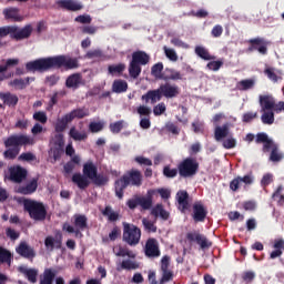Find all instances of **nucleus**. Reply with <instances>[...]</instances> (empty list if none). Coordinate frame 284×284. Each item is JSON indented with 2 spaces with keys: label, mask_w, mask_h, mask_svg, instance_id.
<instances>
[{
  "label": "nucleus",
  "mask_w": 284,
  "mask_h": 284,
  "mask_svg": "<svg viewBox=\"0 0 284 284\" xmlns=\"http://www.w3.org/2000/svg\"><path fill=\"white\" fill-rule=\"evenodd\" d=\"M224 150H234L236 148V139L234 138H227L226 140H223L222 142Z\"/></svg>",
  "instance_id": "e2e57ef3"
},
{
  "label": "nucleus",
  "mask_w": 284,
  "mask_h": 284,
  "mask_svg": "<svg viewBox=\"0 0 284 284\" xmlns=\"http://www.w3.org/2000/svg\"><path fill=\"white\" fill-rule=\"evenodd\" d=\"M61 68H64V70H77L79 68V60L69 55H54L26 63L27 72H48V70H61Z\"/></svg>",
  "instance_id": "f257e3e1"
},
{
  "label": "nucleus",
  "mask_w": 284,
  "mask_h": 284,
  "mask_svg": "<svg viewBox=\"0 0 284 284\" xmlns=\"http://www.w3.org/2000/svg\"><path fill=\"white\" fill-rule=\"evenodd\" d=\"M192 216L195 223H203L207 219V209H205L202 202H195L193 204Z\"/></svg>",
  "instance_id": "aec40b11"
},
{
  "label": "nucleus",
  "mask_w": 284,
  "mask_h": 284,
  "mask_svg": "<svg viewBox=\"0 0 284 284\" xmlns=\"http://www.w3.org/2000/svg\"><path fill=\"white\" fill-rule=\"evenodd\" d=\"M54 278H57V271L54 268H45L40 278V284H53Z\"/></svg>",
  "instance_id": "f704fd0d"
},
{
  "label": "nucleus",
  "mask_w": 284,
  "mask_h": 284,
  "mask_svg": "<svg viewBox=\"0 0 284 284\" xmlns=\"http://www.w3.org/2000/svg\"><path fill=\"white\" fill-rule=\"evenodd\" d=\"M123 176L129 185L133 187H141L143 185V174L136 169H131Z\"/></svg>",
  "instance_id": "dca6fc26"
},
{
  "label": "nucleus",
  "mask_w": 284,
  "mask_h": 284,
  "mask_svg": "<svg viewBox=\"0 0 284 284\" xmlns=\"http://www.w3.org/2000/svg\"><path fill=\"white\" fill-rule=\"evenodd\" d=\"M24 212H28L30 219L33 221H45L48 216V210L43 203L34 200H24L23 201Z\"/></svg>",
  "instance_id": "39448f33"
},
{
  "label": "nucleus",
  "mask_w": 284,
  "mask_h": 284,
  "mask_svg": "<svg viewBox=\"0 0 284 284\" xmlns=\"http://www.w3.org/2000/svg\"><path fill=\"white\" fill-rule=\"evenodd\" d=\"M115 256H128L129 258H136V254H134L128 246H119Z\"/></svg>",
  "instance_id": "603ef678"
},
{
  "label": "nucleus",
  "mask_w": 284,
  "mask_h": 284,
  "mask_svg": "<svg viewBox=\"0 0 284 284\" xmlns=\"http://www.w3.org/2000/svg\"><path fill=\"white\" fill-rule=\"evenodd\" d=\"M73 219L74 226L65 222L62 225L63 232H68L69 234H75V236H83L81 232H85V230H88V216L83 214H75Z\"/></svg>",
  "instance_id": "423d86ee"
},
{
  "label": "nucleus",
  "mask_w": 284,
  "mask_h": 284,
  "mask_svg": "<svg viewBox=\"0 0 284 284\" xmlns=\"http://www.w3.org/2000/svg\"><path fill=\"white\" fill-rule=\"evenodd\" d=\"M170 281H174V272L172 271H162V277L160 278L159 284L170 283Z\"/></svg>",
  "instance_id": "13d9d810"
},
{
  "label": "nucleus",
  "mask_w": 284,
  "mask_h": 284,
  "mask_svg": "<svg viewBox=\"0 0 284 284\" xmlns=\"http://www.w3.org/2000/svg\"><path fill=\"white\" fill-rule=\"evenodd\" d=\"M151 74L155 79H163V63L158 62L151 68Z\"/></svg>",
  "instance_id": "864d4df0"
},
{
  "label": "nucleus",
  "mask_w": 284,
  "mask_h": 284,
  "mask_svg": "<svg viewBox=\"0 0 284 284\" xmlns=\"http://www.w3.org/2000/svg\"><path fill=\"white\" fill-rule=\"evenodd\" d=\"M33 30L32 24H26L21 29L17 26L0 27V48H6L7 42L3 41V39H6L8 34L16 41H23V39H30V37H32Z\"/></svg>",
  "instance_id": "7ed1b4c3"
},
{
  "label": "nucleus",
  "mask_w": 284,
  "mask_h": 284,
  "mask_svg": "<svg viewBox=\"0 0 284 284\" xmlns=\"http://www.w3.org/2000/svg\"><path fill=\"white\" fill-rule=\"evenodd\" d=\"M260 105H262L263 110H273L275 114L284 112V101L276 103V100L272 95H260Z\"/></svg>",
  "instance_id": "9d476101"
},
{
  "label": "nucleus",
  "mask_w": 284,
  "mask_h": 284,
  "mask_svg": "<svg viewBox=\"0 0 284 284\" xmlns=\"http://www.w3.org/2000/svg\"><path fill=\"white\" fill-rule=\"evenodd\" d=\"M145 256L149 258H158V256H161V251L159 250V242H156V239H149L146 241Z\"/></svg>",
  "instance_id": "412c9836"
},
{
  "label": "nucleus",
  "mask_w": 284,
  "mask_h": 284,
  "mask_svg": "<svg viewBox=\"0 0 284 284\" xmlns=\"http://www.w3.org/2000/svg\"><path fill=\"white\" fill-rule=\"evenodd\" d=\"M264 74L272 81V83H278V81H283V71L267 67L264 69Z\"/></svg>",
  "instance_id": "bb28decb"
},
{
  "label": "nucleus",
  "mask_w": 284,
  "mask_h": 284,
  "mask_svg": "<svg viewBox=\"0 0 284 284\" xmlns=\"http://www.w3.org/2000/svg\"><path fill=\"white\" fill-rule=\"evenodd\" d=\"M254 84L255 82L253 79L241 80L237 83V89H240L241 91L252 90V88H254Z\"/></svg>",
  "instance_id": "5fc2aeb1"
},
{
  "label": "nucleus",
  "mask_w": 284,
  "mask_h": 284,
  "mask_svg": "<svg viewBox=\"0 0 284 284\" xmlns=\"http://www.w3.org/2000/svg\"><path fill=\"white\" fill-rule=\"evenodd\" d=\"M123 241L131 247L141 243V229L134 224L123 223Z\"/></svg>",
  "instance_id": "0eeeda50"
},
{
  "label": "nucleus",
  "mask_w": 284,
  "mask_h": 284,
  "mask_svg": "<svg viewBox=\"0 0 284 284\" xmlns=\"http://www.w3.org/2000/svg\"><path fill=\"white\" fill-rule=\"evenodd\" d=\"M274 251L271 252L270 258L274 261V258H281L283 256V250H284V240L277 239L273 243Z\"/></svg>",
  "instance_id": "c756f323"
},
{
  "label": "nucleus",
  "mask_w": 284,
  "mask_h": 284,
  "mask_svg": "<svg viewBox=\"0 0 284 284\" xmlns=\"http://www.w3.org/2000/svg\"><path fill=\"white\" fill-rule=\"evenodd\" d=\"M67 114L71 116V121H72L73 119H85V116H90V111L85 108H80V109H74Z\"/></svg>",
  "instance_id": "a19ab883"
},
{
  "label": "nucleus",
  "mask_w": 284,
  "mask_h": 284,
  "mask_svg": "<svg viewBox=\"0 0 284 284\" xmlns=\"http://www.w3.org/2000/svg\"><path fill=\"white\" fill-rule=\"evenodd\" d=\"M28 179V170L21 165L9 168V181L12 183H23Z\"/></svg>",
  "instance_id": "ddd939ff"
},
{
  "label": "nucleus",
  "mask_w": 284,
  "mask_h": 284,
  "mask_svg": "<svg viewBox=\"0 0 284 284\" xmlns=\"http://www.w3.org/2000/svg\"><path fill=\"white\" fill-rule=\"evenodd\" d=\"M176 201L179 203L180 212L185 213L190 210V193H187V191H179L176 193Z\"/></svg>",
  "instance_id": "b1692460"
},
{
  "label": "nucleus",
  "mask_w": 284,
  "mask_h": 284,
  "mask_svg": "<svg viewBox=\"0 0 284 284\" xmlns=\"http://www.w3.org/2000/svg\"><path fill=\"white\" fill-rule=\"evenodd\" d=\"M230 136V124H223L222 126H216L214 130V139L217 142L223 141Z\"/></svg>",
  "instance_id": "7c9ffc66"
},
{
  "label": "nucleus",
  "mask_w": 284,
  "mask_h": 284,
  "mask_svg": "<svg viewBox=\"0 0 284 284\" xmlns=\"http://www.w3.org/2000/svg\"><path fill=\"white\" fill-rule=\"evenodd\" d=\"M178 172L182 179H190L199 172V162L194 158H186L178 164Z\"/></svg>",
  "instance_id": "6e6552de"
},
{
  "label": "nucleus",
  "mask_w": 284,
  "mask_h": 284,
  "mask_svg": "<svg viewBox=\"0 0 284 284\" xmlns=\"http://www.w3.org/2000/svg\"><path fill=\"white\" fill-rule=\"evenodd\" d=\"M0 99L3 101L4 105H8L9 108H16L17 103H19V97L10 92L0 93Z\"/></svg>",
  "instance_id": "72a5a7b5"
},
{
  "label": "nucleus",
  "mask_w": 284,
  "mask_h": 284,
  "mask_svg": "<svg viewBox=\"0 0 284 284\" xmlns=\"http://www.w3.org/2000/svg\"><path fill=\"white\" fill-rule=\"evenodd\" d=\"M148 196H138L130 199L126 201V205L129 210H136V207H142V210H150L152 207V194H154V191H149Z\"/></svg>",
  "instance_id": "1a4fd4ad"
},
{
  "label": "nucleus",
  "mask_w": 284,
  "mask_h": 284,
  "mask_svg": "<svg viewBox=\"0 0 284 284\" xmlns=\"http://www.w3.org/2000/svg\"><path fill=\"white\" fill-rule=\"evenodd\" d=\"M82 172L87 179H90L92 181V179H94V176H97V173L99 172V170L97 169V165H94V163L88 162V163L83 164Z\"/></svg>",
  "instance_id": "c9c22d12"
},
{
  "label": "nucleus",
  "mask_w": 284,
  "mask_h": 284,
  "mask_svg": "<svg viewBox=\"0 0 284 284\" xmlns=\"http://www.w3.org/2000/svg\"><path fill=\"white\" fill-rule=\"evenodd\" d=\"M255 143H263V152H270V161L272 163H281V160L284 159V154L278 151V146L274 144V141L267 136V133L261 132L255 136Z\"/></svg>",
  "instance_id": "20e7f679"
},
{
  "label": "nucleus",
  "mask_w": 284,
  "mask_h": 284,
  "mask_svg": "<svg viewBox=\"0 0 284 284\" xmlns=\"http://www.w3.org/2000/svg\"><path fill=\"white\" fill-rule=\"evenodd\" d=\"M69 136L73 141H88V133L85 131L80 132L77 126H72L69 131Z\"/></svg>",
  "instance_id": "ea45409f"
},
{
  "label": "nucleus",
  "mask_w": 284,
  "mask_h": 284,
  "mask_svg": "<svg viewBox=\"0 0 284 284\" xmlns=\"http://www.w3.org/2000/svg\"><path fill=\"white\" fill-rule=\"evenodd\" d=\"M248 43L250 52H254V50H256L260 54H267V45H270V41L265 40V38H254L248 40Z\"/></svg>",
  "instance_id": "2eb2a0df"
},
{
  "label": "nucleus",
  "mask_w": 284,
  "mask_h": 284,
  "mask_svg": "<svg viewBox=\"0 0 284 284\" xmlns=\"http://www.w3.org/2000/svg\"><path fill=\"white\" fill-rule=\"evenodd\" d=\"M2 14L7 21L20 22L23 21L21 10L17 7H9L2 10Z\"/></svg>",
  "instance_id": "4be33fe9"
},
{
  "label": "nucleus",
  "mask_w": 284,
  "mask_h": 284,
  "mask_svg": "<svg viewBox=\"0 0 284 284\" xmlns=\"http://www.w3.org/2000/svg\"><path fill=\"white\" fill-rule=\"evenodd\" d=\"M71 181L79 187V190H88V187H90V180L81 173H74Z\"/></svg>",
  "instance_id": "cd10ccee"
},
{
  "label": "nucleus",
  "mask_w": 284,
  "mask_h": 284,
  "mask_svg": "<svg viewBox=\"0 0 284 284\" xmlns=\"http://www.w3.org/2000/svg\"><path fill=\"white\" fill-rule=\"evenodd\" d=\"M87 59H101L103 58V51L101 49L90 50L85 54Z\"/></svg>",
  "instance_id": "0e129e2a"
},
{
  "label": "nucleus",
  "mask_w": 284,
  "mask_h": 284,
  "mask_svg": "<svg viewBox=\"0 0 284 284\" xmlns=\"http://www.w3.org/2000/svg\"><path fill=\"white\" fill-rule=\"evenodd\" d=\"M30 81H34V78L28 77L26 79H21V78L14 79L9 83V85H11L12 88H16V90H26Z\"/></svg>",
  "instance_id": "4c0bfd02"
},
{
  "label": "nucleus",
  "mask_w": 284,
  "mask_h": 284,
  "mask_svg": "<svg viewBox=\"0 0 284 284\" xmlns=\"http://www.w3.org/2000/svg\"><path fill=\"white\" fill-rule=\"evenodd\" d=\"M183 79V75L181 72L166 68L163 72L162 81H181Z\"/></svg>",
  "instance_id": "2f4dec72"
},
{
  "label": "nucleus",
  "mask_w": 284,
  "mask_h": 284,
  "mask_svg": "<svg viewBox=\"0 0 284 284\" xmlns=\"http://www.w3.org/2000/svg\"><path fill=\"white\" fill-rule=\"evenodd\" d=\"M108 72L109 74H118L119 77H121V74L125 72V63L111 64L108 67Z\"/></svg>",
  "instance_id": "de8ad7c7"
},
{
  "label": "nucleus",
  "mask_w": 284,
  "mask_h": 284,
  "mask_svg": "<svg viewBox=\"0 0 284 284\" xmlns=\"http://www.w3.org/2000/svg\"><path fill=\"white\" fill-rule=\"evenodd\" d=\"M109 128L112 134H119V132L123 130V121H116L114 123H111Z\"/></svg>",
  "instance_id": "774afa93"
},
{
  "label": "nucleus",
  "mask_w": 284,
  "mask_h": 284,
  "mask_svg": "<svg viewBox=\"0 0 284 284\" xmlns=\"http://www.w3.org/2000/svg\"><path fill=\"white\" fill-rule=\"evenodd\" d=\"M186 241H189V243H196L200 245L201 250L212 247V242H210V240H207V237L204 234H201L199 231L186 233Z\"/></svg>",
  "instance_id": "9b49d317"
},
{
  "label": "nucleus",
  "mask_w": 284,
  "mask_h": 284,
  "mask_svg": "<svg viewBox=\"0 0 284 284\" xmlns=\"http://www.w3.org/2000/svg\"><path fill=\"white\" fill-rule=\"evenodd\" d=\"M195 54L200 57V59H203L204 61H212L214 60V57L210 54V51L205 49V47L197 45L195 47Z\"/></svg>",
  "instance_id": "c03bdc74"
},
{
  "label": "nucleus",
  "mask_w": 284,
  "mask_h": 284,
  "mask_svg": "<svg viewBox=\"0 0 284 284\" xmlns=\"http://www.w3.org/2000/svg\"><path fill=\"white\" fill-rule=\"evenodd\" d=\"M163 99V94L161 93V89L155 90H149L145 94L142 95V101H145V103L154 104Z\"/></svg>",
  "instance_id": "a878e982"
},
{
  "label": "nucleus",
  "mask_w": 284,
  "mask_h": 284,
  "mask_svg": "<svg viewBox=\"0 0 284 284\" xmlns=\"http://www.w3.org/2000/svg\"><path fill=\"white\" fill-rule=\"evenodd\" d=\"M12 261V253L0 246V263H10Z\"/></svg>",
  "instance_id": "6e6d98bb"
},
{
  "label": "nucleus",
  "mask_w": 284,
  "mask_h": 284,
  "mask_svg": "<svg viewBox=\"0 0 284 284\" xmlns=\"http://www.w3.org/2000/svg\"><path fill=\"white\" fill-rule=\"evenodd\" d=\"M261 106V121L264 125H272L274 124V110H263V105Z\"/></svg>",
  "instance_id": "58836bf2"
},
{
  "label": "nucleus",
  "mask_w": 284,
  "mask_h": 284,
  "mask_svg": "<svg viewBox=\"0 0 284 284\" xmlns=\"http://www.w3.org/2000/svg\"><path fill=\"white\" fill-rule=\"evenodd\" d=\"M102 214L106 216L108 221H110L111 223L116 222V220L119 219V212L113 211L112 206L110 205L104 207V210L102 211Z\"/></svg>",
  "instance_id": "a18cd8bd"
},
{
  "label": "nucleus",
  "mask_w": 284,
  "mask_h": 284,
  "mask_svg": "<svg viewBox=\"0 0 284 284\" xmlns=\"http://www.w3.org/2000/svg\"><path fill=\"white\" fill-rule=\"evenodd\" d=\"M121 270H139V264L132 260H123L121 265L116 267L118 272Z\"/></svg>",
  "instance_id": "49530a36"
},
{
  "label": "nucleus",
  "mask_w": 284,
  "mask_h": 284,
  "mask_svg": "<svg viewBox=\"0 0 284 284\" xmlns=\"http://www.w3.org/2000/svg\"><path fill=\"white\" fill-rule=\"evenodd\" d=\"M38 187H39V178H33L26 185L19 186L17 192L18 194H22L23 196H29L30 194H34Z\"/></svg>",
  "instance_id": "5701e85b"
},
{
  "label": "nucleus",
  "mask_w": 284,
  "mask_h": 284,
  "mask_svg": "<svg viewBox=\"0 0 284 284\" xmlns=\"http://www.w3.org/2000/svg\"><path fill=\"white\" fill-rule=\"evenodd\" d=\"M91 181L94 185H98V187H101L103 185H106L110 179L106 175L95 173V176H93Z\"/></svg>",
  "instance_id": "3c124183"
},
{
  "label": "nucleus",
  "mask_w": 284,
  "mask_h": 284,
  "mask_svg": "<svg viewBox=\"0 0 284 284\" xmlns=\"http://www.w3.org/2000/svg\"><path fill=\"white\" fill-rule=\"evenodd\" d=\"M55 3L60 10H65L67 12H81L84 8L79 0H58Z\"/></svg>",
  "instance_id": "4468645a"
},
{
  "label": "nucleus",
  "mask_w": 284,
  "mask_h": 284,
  "mask_svg": "<svg viewBox=\"0 0 284 284\" xmlns=\"http://www.w3.org/2000/svg\"><path fill=\"white\" fill-rule=\"evenodd\" d=\"M20 272L24 274L27 281L29 283H37V276H39V271L37 268H21Z\"/></svg>",
  "instance_id": "79ce46f5"
},
{
  "label": "nucleus",
  "mask_w": 284,
  "mask_h": 284,
  "mask_svg": "<svg viewBox=\"0 0 284 284\" xmlns=\"http://www.w3.org/2000/svg\"><path fill=\"white\" fill-rule=\"evenodd\" d=\"M3 143L4 148H7V150L3 152L4 159L14 161V159L19 156L23 145H34V138L26 134H13L7 138Z\"/></svg>",
  "instance_id": "f03ea898"
},
{
  "label": "nucleus",
  "mask_w": 284,
  "mask_h": 284,
  "mask_svg": "<svg viewBox=\"0 0 284 284\" xmlns=\"http://www.w3.org/2000/svg\"><path fill=\"white\" fill-rule=\"evenodd\" d=\"M254 119H258V112L248 111L242 115L243 123H252Z\"/></svg>",
  "instance_id": "4d7b16f0"
},
{
  "label": "nucleus",
  "mask_w": 284,
  "mask_h": 284,
  "mask_svg": "<svg viewBox=\"0 0 284 284\" xmlns=\"http://www.w3.org/2000/svg\"><path fill=\"white\" fill-rule=\"evenodd\" d=\"M33 120L45 125V123H48V115L43 111H37L33 113Z\"/></svg>",
  "instance_id": "052dcab7"
},
{
  "label": "nucleus",
  "mask_w": 284,
  "mask_h": 284,
  "mask_svg": "<svg viewBox=\"0 0 284 284\" xmlns=\"http://www.w3.org/2000/svg\"><path fill=\"white\" fill-rule=\"evenodd\" d=\"M53 148H65V136L63 133H55L51 139Z\"/></svg>",
  "instance_id": "09e8293b"
},
{
  "label": "nucleus",
  "mask_w": 284,
  "mask_h": 284,
  "mask_svg": "<svg viewBox=\"0 0 284 284\" xmlns=\"http://www.w3.org/2000/svg\"><path fill=\"white\" fill-rule=\"evenodd\" d=\"M63 245V233L57 231L54 236L49 235L44 239V247L48 252H54V250H61Z\"/></svg>",
  "instance_id": "f8f14e48"
},
{
  "label": "nucleus",
  "mask_w": 284,
  "mask_h": 284,
  "mask_svg": "<svg viewBox=\"0 0 284 284\" xmlns=\"http://www.w3.org/2000/svg\"><path fill=\"white\" fill-rule=\"evenodd\" d=\"M160 92L164 99H176V97L181 94V88L176 84L166 82L160 85Z\"/></svg>",
  "instance_id": "f3484780"
},
{
  "label": "nucleus",
  "mask_w": 284,
  "mask_h": 284,
  "mask_svg": "<svg viewBox=\"0 0 284 284\" xmlns=\"http://www.w3.org/2000/svg\"><path fill=\"white\" fill-rule=\"evenodd\" d=\"M142 224H143L144 230H145L146 232H153V233L156 232V226L154 225V222H152V221H150V220H148V219L144 217V219L142 220Z\"/></svg>",
  "instance_id": "338daca9"
},
{
  "label": "nucleus",
  "mask_w": 284,
  "mask_h": 284,
  "mask_svg": "<svg viewBox=\"0 0 284 284\" xmlns=\"http://www.w3.org/2000/svg\"><path fill=\"white\" fill-rule=\"evenodd\" d=\"M131 61L138 63V65H148L150 63V54L145 51H134Z\"/></svg>",
  "instance_id": "c85d7f7f"
},
{
  "label": "nucleus",
  "mask_w": 284,
  "mask_h": 284,
  "mask_svg": "<svg viewBox=\"0 0 284 284\" xmlns=\"http://www.w3.org/2000/svg\"><path fill=\"white\" fill-rule=\"evenodd\" d=\"M16 252L23 258H28V261H34V258L37 257V252L34 251V247L28 245V242H21L16 248Z\"/></svg>",
  "instance_id": "a211bd4d"
},
{
  "label": "nucleus",
  "mask_w": 284,
  "mask_h": 284,
  "mask_svg": "<svg viewBox=\"0 0 284 284\" xmlns=\"http://www.w3.org/2000/svg\"><path fill=\"white\" fill-rule=\"evenodd\" d=\"M179 174V169H172L170 165L163 168V175L166 179H174Z\"/></svg>",
  "instance_id": "bf43d9fd"
},
{
  "label": "nucleus",
  "mask_w": 284,
  "mask_h": 284,
  "mask_svg": "<svg viewBox=\"0 0 284 284\" xmlns=\"http://www.w3.org/2000/svg\"><path fill=\"white\" fill-rule=\"evenodd\" d=\"M129 182H126L124 175H122L120 179L115 180L114 182V192L115 196L120 199V201L123 199L125 194V189L129 186Z\"/></svg>",
  "instance_id": "393cba45"
},
{
  "label": "nucleus",
  "mask_w": 284,
  "mask_h": 284,
  "mask_svg": "<svg viewBox=\"0 0 284 284\" xmlns=\"http://www.w3.org/2000/svg\"><path fill=\"white\" fill-rule=\"evenodd\" d=\"M68 123H72V118L68 115V113L62 116V118H59L55 122V125H54V131L57 133H62V132H65V129L68 128Z\"/></svg>",
  "instance_id": "473e14b6"
},
{
  "label": "nucleus",
  "mask_w": 284,
  "mask_h": 284,
  "mask_svg": "<svg viewBox=\"0 0 284 284\" xmlns=\"http://www.w3.org/2000/svg\"><path fill=\"white\" fill-rule=\"evenodd\" d=\"M75 23L90 24L92 23V17L90 14H80L74 19Z\"/></svg>",
  "instance_id": "69168bd1"
},
{
  "label": "nucleus",
  "mask_w": 284,
  "mask_h": 284,
  "mask_svg": "<svg viewBox=\"0 0 284 284\" xmlns=\"http://www.w3.org/2000/svg\"><path fill=\"white\" fill-rule=\"evenodd\" d=\"M112 92L115 94H123V92H128V81L125 80H114L112 83Z\"/></svg>",
  "instance_id": "e433bc0d"
},
{
  "label": "nucleus",
  "mask_w": 284,
  "mask_h": 284,
  "mask_svg": "<svg viewBox=\"0 0 284 284\" xmlns=\"http://www.w3.org/2000/svg\"><path fill=\"white\" fill-rule=\"evenodd\" d=\"M65 152V148L53 146L51 148V156L53 161L51 163H57V161H61V156H63Z\"/></svg>",
  "instance_id": "8fccbe9b"
},
{
  "label": "nucleus",
  "mask_w": 284,
  "mask_h": 284,
  "mask_svg": "<svg viewBox=\"0 0 284 284\" xmlns=\"http://www.w3.org/2000/svg\"><path fill=\"white\" fill-rule=\"evenodd\" d=\"M166 132H170L171 134H174L175 136H179L181 134V129H179V125H176L174 122H169L165 124Z\"/></svg>",
  "instance_id": "680f3d73"
},
{
  "label": "nucleus",
  "mask_w": 284,
  "mask_h": 284,
  "mask_svg": "<svg viewBox=\"0 0 284 284\" xmlns=\"http://www.w3.org/2000/svg\"><path fill=\"white\" fill-rule=\"evenodd\" d=\"M141 65L131 60L129 63V77H131V79H136L138 77H141Z\"/></svg>",
  "instance_id": "37998d69"
},
{
  "label": "nucleus",
  "mask_w": 284,
  "mask_h": 284,
  "mask_svg": "<svg viewBox=\"0 0 284 284\" xmlns=\"http://www.w3.org/2000/svg\"><path fill=\"white\" fill-rule=\"evenodd\" d=\"M81 85H85L83 74L81 73L70 74L65 80V88H68L69 90H79Z\"/></svg>",
  "instance_id": "6ab92c4d"
}]
</instances>
